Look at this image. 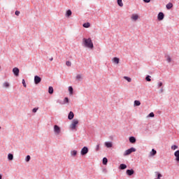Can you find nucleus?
I'll use <instances>...</instances> for the list:
<instances>
[{"label":"nucleus","mask_w":179,"mask_h":179,"mask_svg":"<svg viewBox=\"0 0 179 179\" xmlns=\"http://www.w3.org/2000/svg\"><path fill=\"white\" fill-rule=\"evenodd\" d=\"M69 91L71 95L73 94V88L72 87H69Z\"/></svg>","instance_id":"20"},{"label":"nucleus","mask_w":179,"mask_h":179,"mask_svg":"<svg viewBox=\"0 0 179 179\" xmlns=\"http://www.w3.org/2000/svg\"><path fill=\"white\" fill-rule=\"evenodd\" d=\"M0 179H2V175L0 174Z\"/></svg>","instance_id":"47"},{"label":"nucleus","mask_w":179,"mask_h":179,"mask_svg":"<svg viewBox=\"0 0 179 179\" xmlns=\"http://www.w3.org/2000/svg\"><path fill=\"white\" fill-rule=\"evenodd\" d=\"M48 93L50 94H52V93H54V88H52V87H49Z\"/></svg>","instance_id":"18"},{"label":"nucleus","mask_w":179,"mask_h":179,"mask_svg":"<svg viewBox=\"0 0 179 179\" xmlns=\"http://www.w3.org/2000/svg\"><path fill=\"white\" fill-rule=\"evenodd\" d=\"M72 15V11L71 10H68L66 11V16L69 17Z\"/></svg>","instance_id":"26"},{"label":"nucleus","mask_w":179,"mask_h":179,"mask_svg":"<svg viewBox=\"0 0 179 179\" xmlns=\"http://www.w3.org/2000/svg\"><path fill=\"white\" fill-rule=\"evenodd\" d=\"M161 93H163V88L161 89Z\"/></svg>","instance_id":"45"},{"label":"nucleus","mask_w":179,"mask_h":179,"mask_svg":"<svg viewBox=\"0 0 179 179\" xmlns=\"http://www.w3.org/2000/svg\"><path fill=\"white\" fill-rule=\"evenodd\" d=\"M145 2V3H149V2H150V0H143Z\"/></svg>","instance_id":"44"},{"label":"nucleus","mask_w":179,"mask_h":179,"mask_svg":"<svg viewBox=\"0 0 179 179\" xmlns=\"http://www.w3.org/2000/svg\"><path fill=\"white\" fill-rule=\"evenodd\" d=\"M99 149H100V145H96V152L99 151Z\"/></svg>","instance_id":"42"},{"label":"nucleus","mask_w":179,"mask_h":179,"mask_svg":"<svg viewBox=\"0 0 179 179\" xmlns=\"http://www.w3.org/2000/svg\"><path fill=\"white\" fill-rule=\"evenodd\" d=\"M125 169H127V166H126L125 164H121L120 165V170H125Z\"/></svg>","instance_id":"17"},{"label":"nucleus","mask_w":179,"mask_h":179,"mask_svg":"<svg viewBox=\"0 0 179 179\" xmlns=\"http://www.w3.org/2000/svg\"><path fill=\"white\" fill-rule=\"evenodd\" d=\"M129 142L131 143H135V142H136V138H135L134 136H131L129 138Z\"/></svg>","instance_id":"14"},{"label":"nucleus","mask_w":179,"mask_h":179,"mask_svg":"<svg viewBox=\"0 0 179 179\" xmlns=\"http://www.w3.org/2000/svg\"><path fill=\"white\" fill-rule=\"evenodd\" d=\"M131 19V20H134V22H136V20L139 19V15L138 14H132Z\"/></svg>","instance_id":"7"},{"label":"nucleus","mask_w":179,"mask_h":179,"mask_svg":"<svg viewBox=\"0 0 179 179\" xmlns=\"http://www.w3.org/2000/svg\"><path fill=\"white\" fill-rule=\"evenodd\" d=\"M78 124H79V120H73L71 124H70V129H71V131H77L76 127H78Z\"/></svg>","instance_id":"2"},{"label":"nucleus","mask_w":179,"mask_h":179,"mask_svg":"<svg viewBox=\"0 0 179 179\" xmlns=\"http://www.w3.org/2000/svg\"><path fill=\"white\" fill-rule=\"evenodd\" d=\"M105 145L106 146V148H113V143L106 142Z\"/></svg>","instance_id":"15"},{"label":"nucleus","mask_w":179,"mask_h":179,"mask_svg":"<svg viewBox=\"0 0 179 179\" xmlns=\"http://www.w3.org/2000/svg\"><path fill=\"white\" fill-rule=\"evenodd\" d=\"M145 80H147V82H150L152 80L150 79V76H147L145 78Z\"/></svg>","instance_id":"31"},{"label":"nucleus","mask_w":179,"mask_h":179,"mask_svg":"<svg viewBox=\"0 0 179 179\" xmlns=\"http://www.w3.org/2000/svg\"><path fill=\"white\" fill-rule=\"evenodd\" d=\"M166 9L170 10L171 9V8H173V3H169L168 4H166Z\"/></svg>","instance_id":"16"},{"label":"nucleus","mask_w":179,"mask_h":179,"mask_svg":"<svg viewBox=\"0 0 179 179\" xmlns=\"http://www.w3.org/2000/svg\"><path fill=\"white\" fill-rule=\"evenodd\" d=\"M124 79H125V80H127V82H132V79L129 77L124 76Z\"/></svg>","instance_id":"23"},{"label":"nucleus","mask_w":179,"mask_h":179,"mask_svg":"<svg viewBox=\"0 0 179 179\" xmlns=\"http://www.w3.org/2000/svg\"><path fill=\"white\" fill-rule=\"evenodd\" d=\"M73 117H75V115L73 114V112L71 111L68 115L69 120H73Z\"/></svg>","instance_id":"11"},{"label":"nucleus","mask_w":179,"mask_h":179,"mask_svg":"<svg viewBox=\"0 0 179 179\" xmlns=\"http://www.w3.org/2000/svg\"><path fill=\"white\" fill-rule=\"evenodd\" d=\"M171 149H172V150H176L178 149V146H177V145H172L171 146Z\"/></svg>","instance_id":"32"},{"label":"nucleus","mask_w":179,"mask_h":179,"mask_svg":"<svg viewBox=\"0 0 179 179\" xmlns=\"http://www.w3.org/2000/svg\"><path fill=\"white\" fill-rule=\"evenodd\" d=\"M66 65L67 66H71L72 65V63L70 61L66 62Z\"/></svg>","instance_id":"33"},{"label":"nucleus","mask_w":179,"mask_h":179,"mask_svg":"<svg viewBox=\"0 0 179 179\" xmlns=\"http://www.w3.org/2000/svg\"><path fill=\"white\" fill-rule=\"evenodd\" d=\"M0 129H1V127H0Z\"/></svg>","instance_id":"48"},{"label":"nucleus","mask_w":179,"mask_h":179,"mask_svg":"<svg viewBox=\"0 0 179 179\" xmlns=\"http://www.w3.org/2000/svg\"><path fill=\"white\" fill-rule=\"evenodd\" d=\"M162 86H163V83L159 82V83H158V87H162Z\"/></svg>","instance_id":"41"},{"label":"nucleus","mask_w":179,"mask_h":179,"mask_svg":"<svg viewBox=\"0 0 179 179\" xmlns=\"http://www.w3.org/2000/svg\"><path fill=\"white\" fill-rule=\"evenodd\" d=\"M88 152H89V149L87 148V147H84L82 148L81 150L82 156H85V155H87Z\"/></svg>","instance_id":"5"},{"label":"nucleus","mask_w":179,"mask_h":179,"mask_svg":"<svg viewBox=\"0 0 179 179\" xmlns=\"http://www.w3.org/2000/svg\"><path fill=\"white\" fill-rule=\"evenodd\" d=\"M64 101H66V103H69V99H68V97H66L64 99Z\"/></svg>","instance_id":"43"},{"label":"nucleus","mask_w":179,"mask_h":179,"mask_svg":"<svg viewBox=\"0 0 179 179\" xmlns=\"http://www.w3.org/2000/svg\"><path fill=\"white\" fill-rule=\"evenodd\" d=\"M13 72L15 76H19L20 70L17 69V67L13 69Z\"/></svg>","instance_id":"8"},{"label":"nucleus","mask_w":179,"mask_h":179,"mask_svg":"<svg viewBox=\"0 0 179 179\" xmlns=\"http://www.w3.org/2000/svg\"><path fill=\"white\" fill-rule=\"evenodd\" d=\"M22 85H23L24 87H27L26 81L24 80V79H22Z\"/></svg>","instance_id":"37"},{"label":"nucleus","mask_w":179,"mask_h":179,"mask_svg":"<svg viewBox=\"0 0 179 179\" xmlns=\"http://www.w3.org/2000/svg\"><path fill=\"white\" fill-rule=\"evenodd\" d=\"M76 79H77L78 80H80V79H82V76L80 75V74L77 75Z\"/></svg>","instance_id":"35"},{"label":"nucleus","mask_w":179,"mask_h":179,"mask_svg":"<svg viewBox=\"0 0 179 179\" xmlns=\"http://www.w3.org/2000/svg\"><path fill=\"white\" fill-rule=\"evenodd\" d=\"M54 132L55 135H59L61 134V128L57 124L54 126Z\"/></svg>","instance_id":"3"},{"label":"nucleus","mask_w":179,"mask_h":179,"mask_svg":"<svg viewBox=\"0 0 179 179\" xmlns=\"http://www.w3.org/2000/svg\"><path fill=\"white\" fill-rule=\"evenodd\" d=\"M157 179H160L162 178V177H163V175H162L161 173L157 172Z\"/></svg>","instance_id":"34"},{"label":"nucleus","mask_w":179,"mask_h":179,"mask_svg":"<svg viewBox=\"0 0 179 179\" xmlns=\"http://www.w3.org/2000/svg\"><path fill=\"white\" fill-rule=\"evenodd\" d=\"M113 62H114V64H120V58L118 57H114L113 59H112Z\"/></svg>","instance_id":"13"},{"label":"nucleus","mask_w":179,"mask_h":179,"mask_svg":"<svg viewBox=\"0 0 179 179\" xmlns=\"http://www.w3.org/2000/svg\"><path fill=\"white\" fill-rule=\"evenodd\" d=\"M30 159H31L30 155H27V156L26 157V158H25V161H26L27 162H30Z\"/></svg>","instance_id":"30"},{"label":"nucleus","mask_w":179,"mask_h":179,"mask_svg":"<svg viewBox=\"0 0 179 179\" xmlns=\"http://www.w3.org/2000/svg\"><path fill=\"white\" fill-rule=\"evenodd\" d=\"M166 61H167L168 62H171V57H170V56H167V57H166Z\"/></svg>","instance_id":"36"},{"label":"nucleus","mask_w":179,"mask_h":179,"mask_svg":"<svg viewBox=\"0 0 179 179\" xmlns=\"http://www.w3.org/2000/svg\"><path fill=\"white\" fill-rule=\"evenodd\" d=\"M8 160H13V155L8 154Z\"/></svg>","instance_id":"24"},{"label":"nucleus","mask_w":179,"mask_h":179,"mask_svg":"<svg viewBox=\"0 0 179 179\" xmlns=\"http://www.w3.org/2000/svg\"><path fill=\"white\" fill-rule=\"evenodd\" d=\"M141 105V101L136 100L134 101V106H140Z\"/></svg>","instance_id":"28"},{"label":"nucleus","mask_w":179,"mask_h":179,"mask_svg":"<svg viewBox=\"0 0 179 179\" xmlns=\"http://www.w3.org/2000/svg\"><path fill=\"white\" fill-rule=\"evenodd\" d=\"M117 5H119V6H124V3H122V0H117Z\"/></svg>","instance_id":"19"},{"label":"nucleus","mask_w":179,"mask_h":179,"mask_svg":"<svg viewBox=\"0 0 179 179\" xmlns=\"http://www.w3.org/2000/svg\"><path fill=\"white\" fill-rule=\"evenodd\" d=\"M54 59L52 57L50 59V61H52Z\"/></svg>","instance_id":"46"},{"label":"nucleus","mask_w":179,"mask_h":179,"mask_svg":"<svg viewBox=\"0 0 179 179\" xmlns=\"http://www.w3.org/2000/svg\"><path fill=\"white\" fill-rule=\"evenodd\" d=\"M148 117H155V113H153V112H152V113H150L148 115Z\"/></svg>","instance_id":"38"},{"label":"nucleus","mask_w":179,"mask_h":179,"mask_svg":"<svg viewBox=\"0 0 179 179\" xmlns=\"http://www.w3.org/2000/svg\"><path fill=\"white\" fill-rule=\"evenodd\" d=\"M83 45L86 47V48H90V50H93L94 45L93 42L92 41V38H85L83 39Z\"/></svg>","instance_id":"1"},{"label":"nucleus","mask_w":179,"mask_h":179,"mask_svg":"<svg viewBox=\"0 0 179 179\" xmlns=\"http://www.w3.org/2000/svg\"><path fill=\"white\" fill-rule=\"evenodd\" d=\"M71 156H76V155H78V151L73 150L71 152Z\"/></svg>","instance_id":"22"},{"label":"nucleus","mask_w":179,"mask_h":179,"mask_svg":"<svg viewBox=\"0 0 179 179\" xmlns=\"http://www.w3.org/2000/svg\"><path fill=\"white\" fill-rule=\"evenodd\" d=\"M15 15H16V16H19V15H20V11L16 10L15 11Z\"/></svg>","instance_id":"40"},{"label":"nucleus","mask_w":179,"mask_h":179,"mask_svg":"<svg viewBox=\"0 0 179 179\" xmlns=\"http://www.w3.org/2000/svg\"><path fill=\"white\" fill-rule=\"evenodd\" d=\"M38 110V108H34L33 110H32V113H37V110Z\"/></svg>","instance_id":"39"},{"label":"nucleus","mask_w":179,"mask_h":179,"mask_svg":"<svg viewBox=\"0 0 179 179\" xmlns=\"http://www.w3.org/2000/svg\"><path fill=\"white\" fill-rule=\"evenodd\" d=\"M83 27H85L86 29L90 27V23L87 22V23L83 24Z\"/></svg>","instance_id":"21"},{"label":"nucleus","mask_w":179,"mask_h":179,"mask_svg":"<svg viewBox=\"0 0 179 179\" xmlns=\"http://www.w3.org/2000/svg\"><path fill=\"white\" fill-rule=\"evenodd\" d=\"M156 153H157V152H156V150L155 149L152 150V152H150L151 156H155V155H156Z\"/></svg>","instance_id":"27"},{"label":"nucleus","mask_w":179,"mask_h":179,"mask_svg":"<svg viewBox=\"0 0 179 179\" xmlns=\"http://www.w3.org/2000/svg\"><path fill=\"white\" fill-rule=\"evenodd\" d=\"M41 82V78H40L38 76H34V83L35 85H38Z\"/></svg>","instance_id":"6"},{"label":"nucleus","mask_w":179,"mask_h":179,"mask_svg":"<svg viewBox=\"0 0 179 179\" xmlns=\"http://www.w3.org/2000/svg\"><path fill=\"white\" fill-rule=\"evenodd\" d=\"M126 173H127V176H132V174H134V173H135V171H134L133 169H131V170L128 169V170H127Z\"/></svg>","instance_id":"12"},{"label":"nucleus","mask_w":179,"mask_h":179,"mask_svg":"<svg viewBox=\"0 0 179 179\" xmlns=\"http://www.w3.org/2000/svg\"><path fill=\"white\" fill-rule=\"evenodd\" d=\"M3 87H9V83L6 82L3 84Z\"/></svg>","instance_id":"29"},{"label":"nucleus","mask_w":179,"mask_h":179,"mask_svg":"<svg viewBox=\"0 0 179 179\" xmlns=\"http://www.w3.org/2000/svg\"><path fill=\"white\" fill-rule=\"evenodd\" d=\"M157 19L158 20H163L164 19V14L163 13H159Z\"/></svg>","instance_id":"9"},{"label":"nucleus","mask_w":179,"mask_h":179,"mask_svg":"<svg viewBox=\"0 0 179 179\" xmlns=\"http://www.w3.org/2000/svg\"><path fill=\"white\" fill-rule=\"evenodd\" d=\"M136 150L134 148H131L129 150H127L124 153V156H128L129 155H131V153H132V152H136Z\"/></svg>","instance_id":"4"},{"label":"nucleus","mask_w":179,"mask_h":179,"mask_svg":"<svg viewBox=\"0 0 179 179\" xmlns=\"http://www.w3.org/2000/svg\"><path fill=\"white\" fill-rule=\"evenodd\" d=\"M108 162V159H107L106 157H104L103 159V164H104V165L107 164Z\"/></svg>","instance_id":"25"},{"label":"nucleus","mask_w":179,"mask_h":179,"mask_svg":"<svg viewBox=\"0 0 179 179\" xmlns=\"http://www.w3.org/2000/svg\"><path fill=\"white\" fill-rule=\"evenodd\" d=\"M174 156L176 157V162H179V150L174 152Z\"/></svg>","instance_id":"10"}]
</instances>
